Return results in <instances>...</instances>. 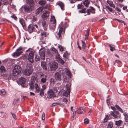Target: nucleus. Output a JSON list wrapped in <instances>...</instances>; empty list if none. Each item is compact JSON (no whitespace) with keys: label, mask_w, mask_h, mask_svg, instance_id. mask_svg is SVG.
I'll return each instance as SVG.
<instances>
[{"label":"nucleus","mask_w":128,"mask_h":128,"mask_svg":"<svg viewBox=\"0 0 128 128\" xmlns=\"http://www.w3.org/2000/svg\"><path fill=\"white\" fill-rule=\"evenodd\" d=\"M81 41L82 43V48L83 49H85L86 47V45L85 42L83 41Z\"/></svg>","instance_id":"3c124183"},{"label":"nucleus","mask_w":128,"mask_h":128,"mask_svg":"<svg viewBox=\"0 0 128 128\" xmlns=\"http://www.w3.org/2000/svg\"><path fill=\"white\" fill-rule=\"evenodd\" d=\"M22 70V68L20 66L18 65L15 66L12 70L13 72L15 73L14 75H17L20 74Z\"/></svg>","instance_id":"39448f33"},{"label":"nucleus","mask_w":128,"mask_h":128,"mask_svg":"<svg viewBox=\"0 0 128 128\" xmlns=\"http://www.w3.org/2000/svg\"><path fill=\"white\" fill-rule=\"evenodd\" d=\"M124 119L126 122H128V116L126 114L124 115Z\"/></svg>","instance_id":"13d9d810"},{"label":"nucleus","mask_w":128,"mask_h":128,"mask_svg":"<svg viewBox=\"0 0 128 128\" xmlns=\"http://www.w3.org/2000/svg\"><path fill=\"white\" fill-rule=\"evenodd\" d=\"M46 50L44 48H42L39 50L38 54L40 58L43 60H45L46 55L45 51Z\"/></svg>","instance_id":"20e7f679"},{"label":"nucleus","mask_w":128,"mask_h":128,"mask_svg":"<svg viewBox=\"0 0 128 128\" xmlns=\"http://www.w3.org/2000/svg\"><path fill=\"white\" fill-rule=\"evenodd\" d=\"M70 91L68 90L67 91H66L64 92L63 94V96L66 97L68 96V95H70Z\"/></svg>","instance_id":"c85d7f7f"},{"label":"nucleus","mask_w":128,"mask_h":128,"mask_svg":"<svg viewBox=\"0 0 128 128\" xmlns=\"http://www.w3.org/2000/svg\"><path fill=\"white\" fill-rule=\"evenodd\" d=\"M71 85V83L70 82L69 83V84H66V88L68 91H70V87Z\"/></svg>","instance_id":"f704fd0d"},{"label":"nucleus","mask_w":128,"mask_h":128,"mask_svg":"<svg viewBox=\"0 0 128 128\" xmlns=\"http://www.w3.org/2000/svg\"><path fill=\"white\" fill-rule=\"evenodd\" d=\"M18 99H16L14 100V101L13 102V104L14 105L16 104L18 101Z\"/></svg>","instance_id":"4d7b16f0"},{"label":"nucleus","mask_w":128,"mask_h":128,"mask_svg":"<svg viewBox=\"0 0 128 128\" xmlns=\"http://www.w3.org/2000/svg\"><path fill=\"white\" fill-rule=\"evenodd\" d=\"M44 90H42V89H41L40 90V95L41 96H42L44 95Z\"/></svg>","instance_id":"49530a36"},{"label":"nucleus","mask_w":128,"mask_h":128,"mask_svg":"<svg viewBox=\"0 0 128 128\" xmlns=\"http://www.w3.org/2000/svg\"><path fill=\"white\" fill-rule=\"evenodd\" d=\"M78 8L81 9L82 8V5L81 4H79L78 5Z\"/></svg>","instance_id":"603ef678"},{"label":"nucleus","mask_w":128,"mask_h":128,"mask_svg":"<svg viewBox=\"0 0 128 128\" xmlns=\"http://www.w3.org/2000/svg\"><path fill=\"white\" fill-rule=\"evenodd\" d=\"M50 20L51 23L52 24H54L56 23V20L54 18Z\"/></svg>","instance_id":"09e8293b"},{"label":"nucleus","mask_w":128,"mask_h":128,"mask_svg":"<svg viewBox=\"0 0 128 128\" xmlns=\"http://www.w3.org/2000/svg\"><path fill=\"white\" fill-rule=\"evenodd\" d=\"M11 17L12 18H14L15 20H16L17 19V18L16 16L14 14L11 16Z\"/></svg>","instance_id":"e2e57ef3"},{"label":"nucleus","mask_w":128,"mask_h":128,"mask_svg":"<svg viewBox=\"0 0 128 128\" xmlns=\"http://www.w3.org/2000/svg\"><path fill=\"white\" fill-rule=\"evenodd\" d=\"M106 8L108 9L110 12H112L113 11L112 9V8H110L109 6H106Z\"/></svg>","instance_id":"864d4df0"},{"label":"nucleus","mask_w":128,"mask_h":128,"mask_svg":"<svg viewBox=\"0 0 128 128\" xmlns=\"http://www.w3.org/2000/svg\"><path fill=\"white\" fill-rule=\"evenodd\" d=\"M110 99L108 96L107 98V100H106L107 103L108 105L110 104Z\"/></svg>","instance_id":"bf43d9fd"},{"label":"nucleus","mask_w":128,"mask_h":128,"mask_svg":"<svg viewBox=\"0 0 128 128\" xmlns=\"http://www.w3.org/2000/svg\"><path fill=\"white\" fill-rule=\"evenodd\" d=\"M42 89L44 90L45 89H46V86L45 84H44L42 85Z\"/></svg>","instance_id":"338daca9"},{"label":"nucleus","mask_w":128,"mask_h":128,"mask_svg":"<svg viewBox=\"0 0 128 128\" xmlns=\"http://www.w3.org/2000/svg\"><path fill=\"white\" fill-rule=\"evenodd\" d=\"M58 48H59L60 51L62 52L64 50V48L62 47L60 45H58Z\"/></svg>","instance_id":"8fccbe9b"},{"label":"nucleus","mask_w":128,"mask_h":128,"mask_svg":"<svg viewBox=\"0 0 128 128\" xmlns=\"http://www.w3.org/2000/svg\"><path fill=\"white\" fill-rule=\"evenodd\" d=\"M50 83H53L55 82L54 79L52 78H51L50 79Z\"/></svg>","instance_id":"680f3d73"},{"label":"nucleus","mask_w":128,"mask_h":128,"mask_svg":"<svg viewBox=\"0 0 128 128\" xmlns=\"http://www.w3.org/2000/svg\"><path fill=\"white\" fill-rule=\"evenodd\" d=\"M35 27L33 24H31L28 26V31L30 32H32L33 30L35 31Z\"/></svg>","instance_id":"4468645a"},{"label":"nucleus","mask_w":128,"mask_h":128,"mask_svg":"<svg viewBox=\"0 0 128 128\" xmlns=\"http://www.w3.org/2000/svg\"><path fill=\"white\" fill-rule=\"evenodd\" d=\"M85 112L83 108L82 107H81L77 110V113L78 114H84Z\"/></svg>","instance_id":"6ab92c4d"},{"label":"nucleus","mask_w":128,"mask_h":128,"mask_svg":"<svg viewBox=\"0 0 128 128\" xmlns=\"http://www.w3.org/2000/svg\"><path fill=\"white\" fill-rule=\"evenodd\" d=\"M1 94L2 96L6 94L5 90L4 89L2 90H0Z\"/></svg>","instance_id":"de8ad7c7"},{"label":"nucleus","mask_w":128,"mask_h":128,"mask_svg":"<svg viewBox=\"0 0 128 128\" xmlns=\"http://www.w3.org/2000/svg\"><path fill=\"white\" fill-rule=\"evenodd\" d=\"M45 114L44 113V112L42 114V120H44L45 119Z\"/></svg>","instance_id":"774afa93"},{"label":"nucleus","mask_w":128,"mask_h":128,"mask_svg":"<svg viewBox=\"0 0 128 128\" xmlns=\"http://www.w3.org/2000/svg\"><path fill=\"white\" fill-rule=\"evenodd\" d=\"M115 106L116 108L119 111L121 112L122 113L124 112L122 110V109L118 105H116Z\"/></svg>","instance_id":"ea45409f"},{"label":"nucleus","mask_w":128,"mask_h":128,"mask_svg":"<svg viewBox=\"0 0 128 128\" xmlns=\"http://www.w3.org/2000/svg\"><path fill=\"white\" fill-rule=\"evenodd\" d=\"M90 8L89 9L90 10V12L92 14H94L95 13V9L91 6H90Z\"/></svg>","instance_id":"72a5a7b5"},{"label":"nucleus","mask_w":128,"mask_h":128,"mask_svg":"<svg viewBox=\"0 0 128 128\" xmlns=\"http://www.w3.org/2000/svg\"><path fill=\"white\" fill-rule=\"evenodd\" d=\"M42 24L44 29L45 30H46L48 28V25L46 21L44 20L42 21Z\"/></svg>","instance_id":"f3484780"},{"label":"nucleus","mask_w":128,"mask_h":128,"mask_svg":"<svg viewBox=\"0 0 128 128\" xmlns=\"http://www.w3.org/2000/svg\"><path fill=\"white\" fill-rule=\"evenodd\" d=\"M122 121L120 120L116 121V124L118 126H120L122 123Z\"/></svg>","instance_id":"58836bf2"},{"label":"nucleus","mask_w":128,"mask_h":128,"mask_svg":"<svg viewBox=\"0 0 128 128\" xmlns=\"http://www.w3.org/2000/svg\"><path fill=\"white\" fill-rule=\"evenodd\" d=\"M40 58L38 55L36 54L35 55V60L36 62L40 61Z\"/></svg>","instance_id":"a878e982"},{"label":"nucleus","mask_w":128,"mask_h":128,"mask_svg":"<svg viewBox=\"0 0 128 128\" xmlns=\"http://www.w3.org/2000/svg\"><path fill=\"white\" fill-rule=\"evenodd\" d=\"M110 116V114L106 115V117L104 119V123L106 122L109 119V117Z\"/></svg>","instance_id":"c756f323"},{"label":"nucleus","mask_w":128,"mask_h":128,"mask_svg":"<svg viewBox=\"0 0 128 128\" xmlns=\"http://www.w3.org/2000/svg\"><path fill=\"white\" fill-rule=\"evenodd\" d=\"M42 68L44 70L46 71L47 70L46 64V62L44 61H42L40 64Z\"/></svg>","instance_id":"a211bd4d"},{"label":"nucleus","mask_w":128,"mask_h":128,"mask_svg":"<svg viewBox=\"0 0 128 128\" xmlns=\"http://www.w3.org/2000/svg\"><path fill=\"white\" fill-rule=\"evenodd\" d=\"M49 13L48 11H45L42 16V18L46 20L47 18L49 16Z\"/></svg>","instance_id":"2eb2a0df"},{"label":"nucleus","mask_w":128,"mask_h":128,"mask_svg":"<svg viewBox=\"0 0 128 128\" xmlns=\"http://www.w3.org/2000/svg\"><path fill=\"white\" fill-rule=\"evenodd\" d=\"M66 72V75L68 76H70L71 75V73L70 71L67 68H65L64 69V72Z\"/></svg>","instance_id":"cd10ccee"},{"label":"nucleus","mask_w":128,"mask_h":128,"mask_svg":"<svg viewBox=\"0 0 128 128\" xmlns=\"http://www.w3.org/2000/svg\"><path fill=\"white\" fill-rule=\"evenodd\" d=\"M63 101L66 104L67 103V102H68V100L66 98H64L63 99Z\"/></svg>","instance_id":"0e129e2a"},{"label":"nucleus","mask_w":128,"mask_h":128,"mask_svg":"<svg viewBox=\"0 0 128 128\" xmlns=\"http://www.w3.org/2000/svg\"><path fill=\"white\" fill-rule=\"evenodd\" d=\"M43 9V7L41 6L39 7L36 11L35 12L36 14H39L41 12Z\"/></svg>","instance_id":"aec40b11"},{"label":"nucleus","mask_w":128,"mask_h":128,"mask_svg":"<svg viewBox=\"0 0 128 128\" xmlns=\"http://www.w3.org/2000/svg\"><path fill=\"white\" fill-rule=\"evenodd\" d=\"M86 8H84L82 9V10L79 11V12L82 13H86Z\"/></svg>","instance_id":"4c0bfd02"},{"label":"nucleus","mask_w":128,"mask_h":128,"mask_svg":"<svg viewBox=\"0 0 128 128\" xmlns=\"http://www.w3.org/2000/svg\"><path fill=\"white\" fill-rule=\"evenodd\" d=\"M40 77L41 78V83H44L46 82L47 79V76L44 74H40Z\"/></svg>","instance_id":"f8f14e48"},{"label":"nucleus","mask_w":128,"mask_h":128,"mask_svg":"<svg viewBox=\"0 0 128 128\" xmlns=\"http://www.w3.org/2000/svg\"><path fill=\"white\" fill-rule=\"evenodd\" d=\"M112 122H110L108 124L107 128H112Z\"/></svg>","instance_id":"37998d69"},{"label":"nucleus","mask_w":128,"mask_h":128,"mask_svg":"<svg viewBox=\"0 0 128 128\" xmlns=\"http://www.w3.org/2000/svg\"><path fill=\"white\" fill-rule=\"evenodd\" d=\"M48 35V34L46 32H43L41 34V36L45 38Z\"/></svg>","instance_id":"a19ab883"},{"label":"nucleus","mask_w":128,"mask_h":128,"mask_svg":"<svg viewBox=\"0 0 128 128\" xmlns=\"http://www.w3.org/2000/svg\"><path fill=\"white\" fill-rule=\"evenodd\" d=\"M109 46L110 48V50L112 51H113L115 49V46L113 45H109Z\"/></svg>","instance_id":"c9c22d12"},{"label":"nucleus","mask_w":128,"mask_h":128,"mask_svg":"<svg viewBox=\"0 0 128 128\" xmlns=\"http://www.w3.org/2000/svg\"><path fill=\"white\" fill-rule=\"evenodd\" d=\"M54 77L56 80L60 81L61 80V74L58 72H57L54 74Z\"/></svg>","instance_id":"ddd939ff"},{"label":"nucleus","mask_w":128,"mask_h":128,"mask_svg":"<svg viewBox=\"0 0 128 128\" xmlns=\"http://www.w3.org/2000/svg\"><path fill=\"white\" fill-rule=\"evenodd\" d=\"M34 53L33 52H30L28 56V61L32 64L34 62Z\"/></svg>","instance_id":"1a4fd4ad"},{"label":"nucleus","mask_w":128,"mask_h":128,"mask_svg":"<svg viewBox=\"0 0 128 128\" xmlns=\"http://www.w3.org/2000/svg\"><path fill=\"white\" fill-rule=\"evenodd\" d=\"M110 115L113 116L115 118H117L118 117L117 115L114 114L113 112H111V113L110 114Z\"/></svg>","instance_id":"a18cd8bd"},{"label":"nucleus","mask_w":128,"mask_h":128,"mask_svg":"<svg viewBox=\"0 0 128 128\" xmlns=\"http://www.w3.org/2000/svg\"><path fill=\"white\" fill-rule=\"evenodd\" d=\"M55 56L57 60H58V59L59 58H60V54H58V52L55 54Z\"/></svg>","instance_id":"79ce46f5"},{"label":"nucleus","mask_w":128,"mask_h":128,"mask_svg":"<svg viewBox=\"0 0 128 128\" xmlns=\"http://www.w3.org/2000/svg\"><path fill=\"white\" fill-rule=\"evenodd\" d=\"M19 81L20 84L23 87L24 86V83L26 82V79L24 78L21 77L19 78Z\"/></svg>","instance_id":"dca6fc26"},{"label":"nucleus","mask_w":128,"mask_h":128,"mask_svg":"<svg viewBox=\"0 0 128 128\" xmlns=\"http://www.w3.org/2000/svg\"><path fill=\"white\" fill-rule=\"evenodd\" d=\"M23 48L22 47L20 46L18 49H17L16 51L14 52L12 54V56H18L22 53V50Z\"/></svg>","instance_id":"0eeeda50"},{"label":"nucleus","mask_w":128,"mask_h":128,"mask_svg":"<svg viewBox=\"0 0 128 128\" xmlns=\"http://www.w3.org/2000/svg\"><path fill=\"white\" fill-rule=\"evenodd\" d=\"M86 12L87 13V15H89L90 14V10L89 9H88L86 11Z\"/></svg>","instance_id":"052dcab7"},{"label":"nucleus","mask_w":128,"mask_h":128,"mask_svg":"<svg viewBox=\"0 0 128 128\" xmlns=\"http://www.w3.org/2000/svg\"><path fill=\"white\" fill-rule=\"evenodd\" d=\"M36 78L35 76H32L31 78V81L29 83L30 88L33 89L34 88L35 89V92L38 93L40 91V87L38 84L37 83L34 84V82L36 80Z\"/></svg>","instance_id":"f257e3e1"},{"label":"nucleus","mask_w":128,"mask_h":128,"mask_svg":"<svg viewBox=\"0 0 128 128\" xmlns=\"http://www.w3.org/2000/svg\"><path fill=\"white\" fill-rule=\"evenodd\" d=\"M63 30V28L61 27L60 28L58 32V37L59 38H60L61 37V33L62 32V31Z\"/></svg>","instance_id":"5701e85b"},{"label":"nucleus","mask_w":128,"mask_h":128,"mask_svg":"<svg viewBox=\"0 0 128 128\" xmlns=\"http://www.w3.org/2000/svg\"><path fill=\"white\" fill-rule=\"evenodd\" d=\"M50 68L52 70H55L58 68V63L54 61L51 59H49L48 64Z\"/></svg>","instance_id":"7ed1b4c3"},{"label":"nucleus","mask_w":128,"mask_h":128,"mask_svg":"<svg viewBox=\"0 0 128 128\" xmlns=\"http://www.w3.org/2000/svg\"><path fill=\"white\" fill-rule=\"evenodd\" d=\"M46 3V1L44 0H40L38 2V4L41 5L43 6Z\"/></svg>","instance_id":"393cba45"},{"label":"nucleus","mask_w":128,"mask_h":128,"mask_svg":"<svg viewBox=\"0 0 128 128\" xmlns=\"http://www.w3.org/2000/svg\"><path fill=\"white\" fill-rule=\"evenodd\" d=\"M68 52H66L64 54L63 56L66 59H67L68 58Z\"/></svg>","instance_id":"e433bc0d"},{"label":"nucleus","mask_w":128,"mask_h":128,"mask_svg":"<svg viewBox=\"0 0 128 128\" xmlns=\"http://www.w3.org/2000/svg\"><path fill=\"white\" fill-rule=\"evenodd\" d=\"M33 70L32 65L29 64L26 69L23 70V73L24 75L29 76L32 73Z\"/></svg>","instance_id":"f03ea898"},{"label":"nucleus","mask_w":128,"mask_h":128,"mask_svg":"<svg viewBox=\"0 0 128 128\" xmlns=\"http://www.w3.org/2000/svg\"><path fill=\"white\" fill-rule=\"evenodd\" d=\"M84 123L85 124H88L89 123L88 120L87 118H86L84 120Z\"/></svg>","instance_id":"5fc2aeb1"},{"label":"nucleus","mask_w":128,"mask_h":128,"mask_svg":"<svg viewBox=\"0 0 128 128\" xmlns=\"http://www.w3.org/2000/svg\"><path fill=\"white\" fill-rule=\"evenodd\" d=\"M0 70L2 72L6 71V69L4 66H2L0 68Z\"/></svg>","instance_id":"c03bdc74"},{"label":"nucleus","mask_w":128,"mask_h":128,"mask_svg":"<svg viewBox=\"0 0 128 128\" xmlns=\"http://www.w3.org/2000/svg\"><path fill=\"white\" fill-rule=\"evenodd\" d=\"M47 93V98H48L52 99L56 96L54 92L52 89L49 90Z\"/></svg>","instance_id":"423d86ee"},{"label":"nucleus","mask_w":128,"mask_h":128,"mask_svg":"<svg viewBox=\"0 0 128 128\" xmlns=\"http://www.w3.org/2000/svg\"><path fill=\"white\" fill-rule=\"evenodd\" d=\"M52 50L54 52V54L58 52L57 50L54 48H53Z\"/></svg>","instance_id":"69168bd1"},{"label":"nucleus","mask_w":128,"mask_h":128,"mask_svg":"<svg viewBox=\"0 0 128 128\" xmlns=\"http://www.w3.org/2000/svg\"><path fill=\"white\" fill-rule=\"evenodd\" d=\"M58 72L61 74H63L64 73V70H63L62 68H58Z\"/></svg>","instance_id":"2f4dec72"},{"label":"nucleus","mask_w":128,"mask_h":128,"mask_svg":"<svg viewBox=\"0 0 128 128\" xmlns=\"http://www.w3.org/2000/svg\"><path fill=\"white\" fill-rule=\"evenodd\" d=\"M15 74V73L14 72H13V71L11 72L10 73H9L7 76L8 78V80H11L12 79V80H14V77H15L17 75H14L15 74Z\"/></svg>","instance_id":"9b49d317"},{"label":"nucleus","mask_w":128,"mask_h":128,"mask_svg":"<svg viewBox=\"0 0 128 128\" xmlns=\"http://www.w3.org/2000/svg\"><path fill=\"white\" fill-rule=\"evenodd\" d=\"M90 31V30L88 29H87V30H86V34L85 35V36L88 37L89 36V31Z\"/></svg>","instance_id":"6e6d98bb"},{"label":"nucleus","mask_w":128,"mask_h":128,"mask_svg":"<svg viewBox=\"0 0 128 128\" xmlns=\"http://www.w3.org/2000/svg\"><path fill=\"white\" fill-rule=\"evenodd\" d=\"M24 12L26 13H28L34 10V8H31L30 6L27 5H24L22 6Z\"/></svg>","instance_id":"6e6552de"},{"label":"nucleus","mask_w":128,"mask_h":128,"mask_svg":"<svg viewBox=\"0 0 128 128\" xmlns=\"http://www.w3.org/2000/svg\"><path fill=\"white\" fill-rule=\"evenodd\" d=\"M83 3L85 6L88 7V6L89 4L90 3V2L88 0H86L83 2Z\"/></svg>","instance_id":"bb28decb"},{"label":"nucleus","mask_w":128,"mask_h":128,"mask_svg":"<svg viewBox=\"0 0 128 128\" xmlns=\"http://www.w3.org/2000/svg\"><path fill=\"white\" fill-rule=\"evenodd\" d=\"M19 22L22 25L23 28H24L25 25L24 20L22 18H20L19 19Z\"/></svg>","instance_id":"412c9836"},{"label":"nucleus","mask_w":128,"mask_h":128,"mask_svg":"<svg viewBox=\"0 0 128 128\" xmlns=\"http://www.w3.org/2000/svg\"><path fill=\"white\" fill-rule=\"evenodd\" d=\"M57 61L60 64L62 65H64L65 63L64 61L62 59L60 58L58 59V60H57Z\"/></svg>","instance_id":"b1692460"},{"label":"nucleus","mask_w":128,"mask_h":128,"mask_svg":"<svg viewBox=\"0 0 128 128\" xmlns=\"http://www.w3.org/2000/svg\"><path fill=\"white\" fill-rule=\"evenodd\" d=\"M38 0H26V2L27 4H28L30 6L34 9V1L36 2Z\"/></svg>","instance_id":"9d476101"},{"label":"nucleus","mask_w":128,"mask_h":128,"mask_svg":"<svg viewBox=\"0 0 128 128\" xmlns=\"http://www.w3.org/2000/svg\"><path fill=\"white\" fill-rule=\"evenodd\" d=\"M58 4L59 5L62 10L64 9V4L62 2H59L58 3Z\"/></svg>","instance_id":"473e14b6"},{"label":"nucleus","mask_w":128,"mask_h":128,"mask_svg":"<svg viewBox=\"0 0 128 128\" xmlns=\"http://www.w3.org/2000/svg\"><path fill=\"white\" fill-rule=\"evenodd\" d=\"M107 2L110 6L113 7L114 8H115V6L112 1L107 0Z\"/></svg>","instance_id":"4be33fe9"},{"label":"nucleus","mask_w":128,"mask_h":128,"mask_svg":"<svg viewBox=\"0 0 128 128\" xmlns=\"http://www.w3.org/2000/svg\"><path fill=\"white\" fill-rule=\"evenodd\" d=\"M45 39L46 38H45L41 36L40 38V42H42L40 43L42 44H45Z\"/></svg>","instance_id":"7c9ffc66"}]
</instances>
